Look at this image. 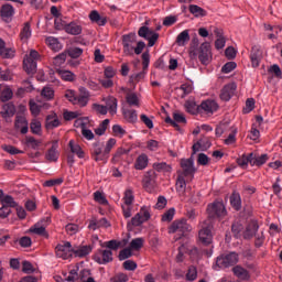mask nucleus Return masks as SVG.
Returning a JSON list of instances; mask_svg holds the SVG:
<instances>
[{"label": "nucleus", "instance_id": "412c9836", "mask_svg": "<svg viewBox=\"0 0 282 282\" xmlns=\"http://www.w3.org/2000/svg\"><path fill=\"white\" fill-rule=\"evenodd\" d=\"M188 182L191 181H186V176H181L180 174H177L175 188L180 197H184V195H186V184H188Z\"/></svg>", "mask_w": 282, "mask_h": 282}, {"label": "nucleus", "instance_id": "a19ab883", "mask_svg": "<svg viewBox=\"0 0 282 282\" xmlns=\"http://www.w3.org/2000/svg\"><path fill=\"white\" fill-rule=\"evenodd\" d=\"M90 252H91L90 246L73 248V254L75 257H79L80 259H83V257H87V254H89Z\"/></svg>", "mask_w": 282, "mask_h": 282}, {"label": "nucleus", "instance_id": "cd10ccee", "mask_svg": "<svg viewBox=\"0 0 282 282\" xmlns=\"http://www.w3.org/2000/svg\"><path fill=\"white\" fill-rule=\"evenodd\" d=\"M116 76L115 72H105L104 77L99 79L102 87L109 88L113 87V77Z\"/></svg>", "mask_w": 282, "mask_h": 282}, {"label": "nucleus", "instance_id": "1a4fd4ad", "mask_svg": "<svg viewBox=\"0 0 282 282\" xmlns=\"http://www.w3.org/2000/svg\"><path fill=\"white\" fill-rule=\"evenodd\" d=\"M246 268L241 264H237L231 269V272L240 281H250V271L248 270H254V264H246Z\"/></svg>", "mask_w": 282, "mask_h": 282}, {"label": "nucleus", "instance_id": "6e6d98bb", "mask_svg": "<svg viewBox=\"0 0 282 282\" xmlns=\"http://www.w3.org/2000/svg\"><path fill=\"white\" fill-rule=\"evenodd\" d=\"M109 119H105L99 126L98 128L95 129V133L96 135H105V133L107 132V129L109 128Z\"/></svg>", "mask_w": 282, "mask_h": 282}, {"label": "nucleus", "instance_id": "3c124183", "mask_svg": "<svg viewBox=\"0 0 282 282\" xmlns=\"http://www.w3.org/2000/svg\"><path fill=\"white\" fill-rule=\"evenodd\" d=\"M264 77L267 78L268 83L276 85V82L281 80L282 78V72L264 73Z\"/></svg>", "mask_w": 282, "mask_h": 282}, {"label": "nucleus", "instance_id": "338daca9", "mask_svg": "<svg viewBox=\"0 0 282 282\" xmlns=\"http://www.w3.org/2000/svg\"><path fill=\"white\" fill-rule=\"evenodd\" d=\"M153 169H155V171H164L165 173H171L172 167L171 165L162 162V163H154L153 164Z\"/></svg>", "mask_w": 282, "mask_h": 282}, {"label": "nucleus", "instance_id": "f3484780", "mask_svg": "<svg viewBox=\"0 0 282 282\" xmlns=\"http://www.w3.org/2000/svg\"><path fill=\"white\" fill-rule=\"evenodd\" d=\"M235 91H237V85L235 83L226 85L220 91V100L228 102L235 96Z\"/></svg>", "mask_w": 282, "mask_h": 282}, {"label": "nucleus", "instance_id": "e2e57ef3", "mask_svg": "<svg viewBox=\"0 0 282 282\" xmlns=\"http://www.w3.org/2000/svg\"><path fill=\"white\" fill-rule=\"evenodd\" d=\"M112 133L116 138H122L127 135V130H124L120 124H115L112 126Z\"/></svg>", "mask_w": 282, "mask_h": 282}, {"label": "nucleus", "instance_id": "69168bd1", "mask_svg": "<svg viewBox=\"0 0 282 282\" xmlns=\"http://www.w3.org/2000/svg\"><path fill=\"white\" fill-rule=\"evenodd\" d=\"M144 246V238H135L130 242V248L132 250H140Z\"/></svg>", "mask_w": 282, "mask_h": 282}, {"label": "nucleus", "instance_id": "9b49d317", "mask_svg": "<svg viewBox=\"0 0 282 282\" xmlns=\"http://www.w3.org/2000/svg\"><path fill=\"white\" fill-rule=\"evenodd\" d=\"M138 34L139 36H141V39H145L147 41H149V47H153V45H155V43H158V40L160 39V34L150 30L148 26H141L138 31Z\"/></svg>", "mask_w": 282, "mask_h": 282}, {"label": "nucleus", "instance_id": "2eb2a0df", "mask_svg": "<svg viewBox=\"0 0 282 282\" xmlns=\"http://www.w3.org/2000/svg\"><path fill=\"white\" fill-rule=\"evenodd\" d=\"M207 213L209 217H226V206L221 202H216L208 205Z\"/></svg>", "mask_w": 282, "mask_h": 282}, {"label": "nucleus", "instance_id": "c9c22d12", "mask_svg": "<svg viewBox=\"0 0 282 282\" xmlns=\"http://www.w3.org/2000/svg\"><path fill=\"white\" fill-rule=\"evenodd\" d=\"M122 116L126 121L130 122V124L138 122V112L133 109H123Z\"/></svg>", "mask_w": 282, "mask_h": 282}, {"label": "nucleus", "instance_id": "f03ea898", "mask_svg": "<svg viewBox=\"0 0 282 282\" xmlns=\"http://www.w3.org/2000/svg\"><path fill=\"white\" fill-rule=\"evenodd\" d=\"M239 263V253L231 251L224 253L216 259L214 270H224L226 268H235Z\"/></svg>", "mask_w": 282, "mask_h": 282}, {"label": "nucleus", "instance_id": "6ab92c4d", "mask_svg": "<svg viewBox=\"0 0 282 282\" xmlns=\"http://www.w3.org/2000/svg\"><path fill=\"white\" fill-rule=\"evenodd\" d=\"M217 109H219V104L213 99L204 100L200 104V111H204L205 113H215Z\"/></svg>", "mask_w": 282, "mask_h": 282}, {"label": "nucleus", "instance_id": "09e8293b", "mask_svg": "<svg viewBox=\"0 0 282 282\" xmlns=\"http://www.w3.org/2000/svg\"><path fill=\"white\" fill-rule=\"evenodd\" d=\"M176 91H178L181 98H186L188 94L193 93V85L191 84H183L180 88H176Z\"/></svg>", "mask_w": 282, "mask_h": 282}, {"label": "nucleus", "instance_id": "5701e85b", "mask_svg": "<svg viewBox=\"0 0 282 282\" xmlns=\"http://www.w3.org/2000/svg\"><path fill=\"white\" fill-rule=\"evenodd\" d=\"M17 51L14 48H7L6 41L0 37V56L1 58H14Z\"/></svg>", "mask_w": 282, "mask_h": 282}, {"label": "nucleus", "instance_id": "f8f14e48", "mask_svg": "<svg viewBox=\"0 0 282 282\" xmlns=\"http://www.w3.org/2000/svg\"><path fill=\"white\" fill-rule=\"evenodd\" d=\"M56 257L59 259H69L74 254V248H72V242L66 241L63 245H57L55 248Z\"/></svg>", "mask_w": 282, "mask_h": 282}, {"label": "nucleus", "instance_id": "c756f323", "mask_svg": "<svg viewBox=\"0 0 282 282\" xmlns=\"http://www.w3.org/2000/svg\"><path fill=\"white\" fill-rule=\"evenodd\" d=\"M149 166V156L147 154H140L134 163V169L137 171H144Z\"/></svg>", "mask_w": 282, "mask_h": 282}, {"label": "nucleus", "instance_id": "8fccbe9b", "mask_svg": "<svg viewBox=\"0 0 282 282\" xmlns=\"http://www.w3.org/2000/svg\"><path fill=\"white\" fill-rule=\"evenodd\" d=\"M2 116L3 118H10L17 113V108L13 106L12 102L6 104L3 107Z\"/></svg>", "mask_w": 282, "mask_h": 282}, {"label": "nucleus", "instance_id": "49530a36", "mask_svg": "<svg viewBox=\"0 0 282 282\" xmlns=\"http://www.w3.org/2000/svg\"><path fill=\"white\" fill-rule=\"evenodd\" d=\"M69 148L72 153H74L75 155H77V158L82 159L85 158V151H83V148H80V145L74 143V140L69 141Z\"/></svg>", "mask_w": 282, "mask_h": 282}, {"label": "nucleus", "instance_id": "dca6fc26", "mask_svg": "<svg viewBox=\"0 0 282 282\" xmlns=\"http://www.w3.org/2000/svg\"><path fill=\"white\" fill-rule=\"evenodd\" d=\"M165 122L174 127L176 131H182V128L180 127V124H186V117H184V113L174 112L173 119H171V117H167L165 119Z\"/></svg>", "mask_w": 282, "mask_h": 282}, {"label": "nucleus", "instance_id": "bf43d9fd", "mask_svg": "<svg viewBox=\"0 0 282 282\" xmlns=\"http://www.w3.org/2000/svg\"><path fill=\"white\" fill-rule=\"evenodd\" d=\"M2 206H8V208H17V202L10 195H7L1 198Z\"/></svg>", "mask_w": 282, "mask_h": 282}, {"label": "nucleus", "instance_id": "4be33fe9", "mask_svg": "<svg viewBox=\"0 0 282 282\" xmlns=\"http://www.w3.org/2000/svg\"><path fill=\"white\" fill-rule=\"evenodd\" d=\"M106 102V108L108 109L111 116H116L118 113V99L116 97H107L104 99Z\"/></svg>", "mask_w": 282, "mask_h": 282}, {"label": "nucleus", "instance_id": "aec40b11", "mask_svg": "<svg viewBox=\"0 0 282 282\" xmlns=\"http://www.w3.org/2000/svg\"><path fill=\"white\" fill-rule=\"evenodd\" d=\"M45 160L47 162H58V141H53L52 148L45 153Z\"/></svg>", "mask_w": 282, "mask_h": 282}, {"label": "nucleus", "instance_id": "7c9ffc66", "mask_svg": "<svg viewBox=\"0 0 282 282\" xmlns=\"http://www.w3.org/2000/svg\"><path fill=\"white\" fill-rule=\"evenodd\" d=\"M0 14L4 21H10L14 17V7L4 4L1 7Z\"/></svg>", "mask_w": 282, "mask_h": 282}, {"label": "nucleus", "instance_id": "393cba45", "mask_svg": "<svg viewBox=\"0 0 282 282\" xmlns=\"http://www.w3.org/2000/svg\"><path fill=\"white\" fill-rule=\"evenodd\" d=\"M207 149H210V140H208V138H206V137L199 139L193 145L194 153H197V151H207Z\"/></svg>", "mask_w": 282, "mask_h": 282}, {"label": "nucleus", "instance_id": "7ed1b4c3", "mask_svg": "<svg viewBox=\"0 0 282 282\" xmlns=\"http://www.w3.org/2000/svg\"><path fill=\"white\" fill-rule=\"evenodd\" d=\"M191 230H193V227L188 224L186 218L176 219L169 227L170 235H178L176 239L186 237Z\"/></svg>", "mask_w": 282, "mask_h": 282}, {"label": "nucleus", "instance_id": "680f3d73", "mask_svg": "<svg viewBox=\"0 0 282 282\" xmlns=\"http://www.w3.org/2000/svg\"><path fill=\"white\" fill-rule=\"evenodd\" d=\"M31 132L35 135H41V121L33 119L30 124Z\"/></svg>", "mask_w": 282, "mask_h": 282}, {"label": "nucleus", "instance_id": "37998d69", "mask_svg": "<svg viewBox=\"0 0 282 282\" xmlns=\"http://www.w3.org/2000/svg\"><path fill=\"white\" fill-rule=\"evenodd\" d=\"M214 34L217 36V40L215 41L216 50H224V47H226V37L221 35L219 29H215Z\"/></svg>", "mask_w": 282, "mask_h": 282}, {"label": "nucleus", "instance_id": "603ef678", "mask_svg": "<svg viewBox=\"0 0 282 282\" xmlns=\"http://www.w3.org/2000/svg\"><path fill=\"white\" fill-rule=\"evenodd\" d=\"M155 184V178L153 177V174L147 173L143 177V187L147 188V191H151Z\"/></svg>", "mask_w": 282, "mask_h": 282}, {"label": "nucleus", "instance_id": "f257e3e1", "mask_svg": "<svg viewBox=\"0 0 282 282\" xmlns=\"http://www.w3.org/2000/svg\"><path fill=\"white\" fill-rule=\"evenodd\" d=\"M135 33H129L122 36L123 52L127 56H133V54L140 55L144 51V47H147L143 41L138 42Z\"/></svg>", "mask_w": 282, "mask_h": 282}, {"label": "nucleus", "instance_id": "e433bc0d", "mask_svg": "<svg viewBox=\"0 0 282 282\" xmlns=\"http://www.w3.org/2000/svg\"><path fill=\"white\" fill-rule=\"evenodd\" d=\"M30 232H33V235H39L40 237H45L46 239L50 237L47 230H45V226H43L41 223L33 225L30 228Z\"/></svg>", "mask_w": 282, "mask_h": 282}, {"label": "nucleus", "instance_id": "a18cd8bd", "mask_svg": "<svg viewBox=\"0 0 282 282\" xmlns=\"http://www.w3.org/2000/svg\"><path fill=\"white\" fill-rule=\"evenodd\" d=\"M252 162V153L242 154L240 158L237 159V164L240 169H248V164Z\"/></svg>", "mask_w": 282, "mask_h": 282}, {"label": "nucleus", "instance_id": "423d86ee", "mask_svg": "<svg viewBox=\"0 0 282 282\" xmlns=\"http://www.w3.org/2000/svg\"><path fill=\"white\" fill-rule=\"evenodd\" d=\"M198 239L205 246H209V243H213V225L210 224V220H205L200 224Z\"/></svg>", "mask_w": 282, "mask_h": 282}, {"label": "nucleus", "instance_id": "0eeeda50", "mask_svg": "<svg viewBox=\"0 0 282 282\" xmlns=\"http://www.w3.org/2000/svg\"><path fill=\"white\" fill-rule=\"evenodd\" d=\"M182 171L177 172V175L186 177L187 182H193L195 177V166L193 165L192 159H183L181 161Z\"/></svg>", "mask_w": 282, "mask_h": 282}, {"label": "nucleus", "instance_id": "4468645a", "mask_svg": "<svg viewBox=\"0 0 282 282\" xmlns=\"http://www.w3.org/2000/svg\"><path fill=\"white\" fill-rule=\"evenodd\" d=\"M94 260L96 263H99V265H105L107 263H111L113 261V252L111 250H99L95 253Z\"/></svg>", "mask_w": 282, "mask_h": 282}, {"label": "nucleus", "instance_id": "0e129e2a", "mask_svg": "<svg viewBox=\"0 0 282 282\" xmlns=\"http://www.w3.org/2000/svg\"><path fill=\"white\" fill-rule=\"evenodd\" d=\"M14 96V93H12V89L10 88H6L4 90H2V93L0 94V100L2 102H8V100H12V97Z\"/></svg>", "mask_w": 282, "mask_h": 282}, {"label": "nucleus", "instance_id": "5fc2aeb1", "mask_svg": "<svg viewBox=\"0 0 282 282\" xmlns=\"http://www.w3.org/2000/svg\"><path fill=\"white\" fill-rule=\"evenodd\" d=\"M189 12L191 14H194V17H206V10L197 4H191Z\"/></svg>", "mask_w": 282, "mask_h": 282}, {"label": "nucleus", "instance_id": "864d4df0", "mask_svg": "<svg viewBox=\"0 0 282 282\" xmlns=\"http://www.w3.org/2000/svg\"><path fill=\"white\" fill-rule=\"evenodd\" d=\"M126 100L130 107H140V99L135 93H130L126 96Z\"/></svg>", "mask_w": 282, "mask_h": 282}, {"label": "nucleus", "instance_id": "6e6552de", "mask_svg": "<svg viewBox=\"0 0 282 282\" xmlns=\"http://www.w3.org/2000/svg\"><path fill=\"white\" fill-rule=\"evenodd\" d=\"M194 54L198 56L203 65H208V63L213 61V53L210 52V43L208 42H204L203 44H200V46L197 48V51Z\"/></svg>", "mask_w": 282, "mask_h": 282}, {"label": "nucleus", "instance_id": "a211bd4d", "mask_svg": "<svg viewBox=\"0 0 282 282\" xmlns=\"http://www.w3.org/2000/svg\"><path fill=\"white\" fill-rule=\"evenodd\" d=\"M262 56L263 54L261 53V48H259V46H253L251 48L250 61H251V67H253V69L258 68V66L261 63Z\"/></svg>", "mask_w": 282, "mask_h": 282}, {"label": "nucleus", "instance_id": "bb28decb", "mask_svg": "<svg viewBox=\"0 0 282 282\" xmlns=\"http://www.w3.org/2000/svg\"><path fill=\"white\" fill-rule=\"evenodd\" d=\"M32 37V28L30 26V22H25L21 32H20V41L22 43H28Z\"/></svg>", "mask_w": 282, "mask_h": 282}, {"label": "nucleus", "instance_id": "20e7f679", "mask_svg": "<svg viewBox=\"0 0 282 282\" xmlns=\"http://www.w3.org/2000/svg\"><path fill=\"white\" fill-rule=\"evenodd\" d=\"M149 219H151V208L143 206L128 223V228H138V226H142V224H145Z\"/></svg>", "mask_w": 282, "mask_h": 282}, {"label": "nucleus", "instance_id": "052dcab7", "mask_svg": "<svg viewBox=\"0 0 282 282\" xmlns=\"http://www.w3.org/2000/svg\"><path fill=\"white\" fill-rule=\"evenodd\" d=\"M57 76L62 78V80H66L68 83H72L76 79V75L72 72H57Z\"/></svg>", "mask_w": 282, "mask_h": 282}, {"label": "nucleus", "instance_id": "2f4dec72", "mask_svg": "<svg viewBox=\"0 0 282 282\" xmlns=\"http://www.w3.org/2000/svg\"><path fill=\"white\" fill-rule=\"evenodd\" d=\"M184 108L187 113H192L193 116L199 113L200 111V106H197V102H195V100L193 99L186 100Z\"/></svg>", "mask_w": 282, "mask_h": 282}, {"label": "nucleus", "instance_id": "72a5a7b5", "mask_svg": "<svg viewBox=\"0 0 282 282\" xmlns=\"http://www.w3.org/2000/svg\"><path fill=\"white\" fill-rule=\"evenodd\" d=\"M131 150L124 149V148H119L116 153L112 156V162L118 163L122 162V160H127V156L129 155Z\"/></svg>", "mask_w": 282, "mask_h": 282}, {"label": "nucleus", "instance_id": "b1692460", "mask_svg": "<svg viewBox=\"0 0 282 282\" xmlns=\"http://www.w3.org/2000/svg\"><path fill=\"white\" fill-rule=\"evenodd\" d=\"M259 231V224L257 221H250L243 231V239H252Z\"/></svg>", "mask_w": 282, "mask_h": 282}, {"label": "nucleus", "instance_id": "4c0bfd02", "mask_svg": "<svg viewBox=\"0 0 282 282\" xmlns=\"http://www.w3.org/2000/svg\"><path fill=\"white\" fill-rule=\"evenodd\" d=\"M46 129H56V127H61V120H58V117L56 113H51L46 117Z\"/></svg>", "mask_w": 282, "mask_h": 282}, {"label": "nucleus", "instance_id": "473e14b6", "mask_svg": "<svg viewBox=\"0 0 282 282\" xmlns=\"http://www.w3.org/2000/svg\"><path fill=\"white\" fill-rule=\"evenodd\" d=\"M15 129L20 130V133H28L29 127H28V119L25 117H17L14 122Z\"/></svg>", "mask_w": 282, "mask_h": 282}, {"label": "nucleus", "instance_id": "39448f33", "mask_svg": "<svg viewBox=\"0 0 282 282\" xmlns=\"http://www.w3.org/2000/svg\"><path fill=\"white\" fill-rule=\"evenodd\" d=\"M65 98L72 105H76L77 107H87V104L89 102V93L82 91L79 95H76V91L74 90H66Z\"/></svg>", "mask_w": 282, "mask_h": 282}, {"label": "nucleus", "instance_id": "c03bdc74", "mask_svg": "<svg viewBox=\"0 0 282 282\" xmlns=\"http://www.w3.org/2000/svg\"><path fill=\"white\" fill-rule=\"evenodd\" d=\"M268 160H269L268 154H261L260 156H257L254 155V153H252L251 166H263V164H265Z\"/></svg>", "mask_w": 282, "mask_h": 282}, {"label": "nucleus", "instance_id": "13d9d810", "mask_svg": "<svg viewBox=\"0 0 282 282\" xmlns=\"http://www.w3.org/2000/svg\"><path fill=\"white\" fill-rule=\"evenodd\" d=\"M29 107H30V111H31L32 116H34L35 118H36V116H39L41 113L42 106L36 104V101H34V99H31L29 101Z\"/></svg>", "mask_w": 282, "mask_h": 282}, {"label": "nucleus", "instance_id": "9d476101", "mask_svg": "<svg viewBox=\"0 0 282 282\" xmlns=\"http://www.w3.org/2000/svg\"><path fill=\"white\" fill-rule=\"evenodd\" d=\"M90 153L95 162H102L104 164H107V160H109V156L107 155V152L104 150L102 144H100L99 142L93 143Z\"/></svg>", "mask_w": 282, "mask_h": 282}, {"label": "nucleus", "instance_id": "c85d7f7f", "mask_svg": "<svg viewBox=\"0 0 282 282\" xmlns=\"http://www.w3.org/2000/svg\"><path fill=\"white\" fill-rule=\"evenodd\" d=\"M64 30L67 34H72L73 36H78L83 32V28L78 25L76 22H70L64 26Z\"/></svg>", "mask_w": 282, "mask_h": 282}, {"label": "nucleus", "instance_id": "ddd939ff", "mask_svg": "<svg viewBox=\"0 0 282 282\" xmlns=\"http://www.w3.org/2000/svg\"><path fill=\"white\" fill-rule=\"evenodd\" d=\"M36 58H39V52L31 50L29 55H25L23 59V67L25 72H36Z\"/></svg>", "mask_w": 282, "mask_h": 282}, {"label": "nucleus", "instance_id": "ea45409f", "mask_svg": "<svg viewBox=\"0 0 282 282\" xmlns=\"http://www.w3.org/2000/svg\"><path fill=\"white\" fill-rule=\"evenodd\" d=\"M89 19L93 23H97V25H107V18L101 17L96 10L90 12Z\"/></svg>", "mask_w": 282, "mask_h": 282}, {"label": "nucleus", "instance_id": "58836bf2", "mask_svg": "<svg viewBox=\"0 0 282 282\" xmlns=\"http://www.w3.org/2000/svg\"><path fill=\"white\" fill-rule=\"evenodd\" d=\"M189 41L191 34L188 33V30H184L176 37V44L178 45V47H184V45H186V43H188Z\"/></svg>", "mask_w": 282, "mask_h": 282}, {"label": "nucleus", "instance_id": "f704fd0d", "mask_svg": "<svg viewBox=\"0 0 282 282\" xmlns=\"http://www.w3.org/2000/svg\"><path fill=\"white\" fill-rule=\"evenodd\" d=\"M45 43L53 52H61L63 50V44L54 36L46 37Z\"/></svg>", "mask_w": 282, "mask_h": 282}, {"label": "nucleus", "instance_id": "de8ad7c7", "mask_svg": "<svg viewBox=\"0 0 282 282\" xmlns=\"http://www.w3.org/2000/svg\"><path fill=\"white\" fill-rule=\"evenodd\" d=\"M230 204L235 210H241V195L239 193H232L230 196Z\"/></svg>", "mask_w": 282, "mask_h": 282}, {"label": "nucleus", "instance_id": "4d7b16f0", "mask_svg": "<svg viewBox=\"0 0 282 282\" xmlns=\"http://www.w3.org/2000/svg\"><path fill=\"white\" fill-rule=\"evenodd\" d=\"M25 144H28L31 149H39L41 144H43V141L36 140L34 137H26L25 138Z\"/></svg>", "mask_w": 282, "mask_h": 282}, {"label": "nucleus", "instance_id": "a878e982", "mask_svg": "<svg viewBox=\"0 0 282 282\" xmlns=\"http://www.w3.org/2000/svg\"><path fill=\"white\" fill-rule=\"evenodd\" d=\"M87 124H89V118L84 117L82 119V135L86 140H94L95 134L91 130L87 129Z\"/></svg>", "mask_w": 282, "mask_h": 282}, {"label": "nucleus", "instance_id": "79ce46f5", "mask_svg": "<svg viewBox=\"0 0 282 282\" xmlns=\"http://www.w3.org/2000/svg\"><path fill=\"white\" fill-rule=\"evenodd\" d=\"M122 202H123V205L126 206H133V203L135 202L133 189L128 188L124 191Z\"/></svg>", "mask_w": 282, "mask_h": 282}, {"label": "nucleus", "instance_id": "774afa93", "mask_svg": "<svg viewBox=\"0 0 282 282\" xmlns=\"http://www.w3.org/2000/svg\"><path fill=\"white\" fill-rule=\"evenodd\" d=\"M41 96H43L46 100H52L54 99V89L44 87L41 91Z\"/></svg>", "mask_w": 282, "mask_h": 282}]
</instances>
